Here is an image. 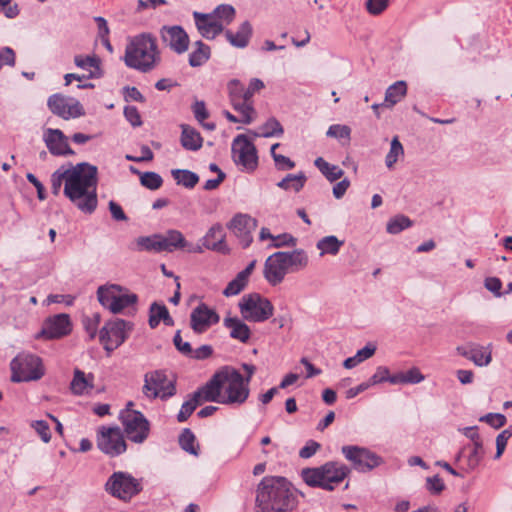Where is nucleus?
I'll return each instance as SVG.
<instances>
[{"label": "nucleus", "mask_w": 512, "mask_h": 512, "mask_svg": "<svg viewBox=\"0 0 512 512\" xmlns=\"http://www.w3.org/2000/svg\"><path fill=\"white\" fill-rule=\"evenodd\" d=\"M64 184V195L83 213L91 214L98 204L97 167L88 163L61 166L51 175V191L58 195Z\"/></svg>", "instance_id": "nucleus-1"}, {"label": "nucleus", "mask_w": 512, "mask_h": 512, "mask_svg": "<svg viewBox=\"0 0 512 512\" xmlns=\"http://www.w3.org/2000/svg\"><path fill=\"white\" fill-rule=\"evenodd\" d=\"M202 394L207 402L238 407L247 401L250 387L238 370L223 366L202 387Z\"/></svg>", "instance_id": "nucleus-2"}, {"label": "nucleus", "mask_w": 512, "mask_h": 512, "mask_svg": "<svg viewBox=\"0 0 512 512\" xmlns=\"http://www.w3.org/2000/svg\"><path fill=\"white\" fill-rule=\"evenodd\" d=\"M297 505V493L284 477H264L258 484L254 512H290Z\"/></svg>", "instance_id": "nucleus-3"}, {"label": "nucleus", "mask_w": 512, "mask_h": 512, "mask_svg": "<svg viewBox=\"0 0 512 512\" xmlns=\"http://www.w3.org/2000/svg\"><path fill=\"white\" fill-rule=\"evenodd\" d=\"M123 60L127 67L142 73L154 70L161 62L157 39L150 33L130 37Z\"/></svg>", "instance_id": "nucleus-4"}, {"label": "nucleus", "mask_w": 512, "mask_h": 512, "mask_svg": "<svg viewBox=\"0 0 512 512\" xmlns=\"http://www.w3.org/2000/svg\"><path fill=\"white\" fill-rule=\"evenodd\" d=\"M308 263V255L303 249L275 252L266 259L263 275L270 285L276 286L284 280L289 271L304 269Z\"/></svg>", "instance_id": "nucleus-5"}, {"label": "nucleus", "mask_w": 512, "mask_h": 512, "mask_svg": "<svg viewBox=\"0 0 512 512\" xmlns=\"http://www.w3.org/2000/svg\"><path fill=\"white\" fill-rule=\"evenodd\" d=\"M349 473L350 469L347 465L337 461H329L319 467L303 469L301 477L310 487L332 491L344 481Z\"/></svg>", "instance_id": "nucleus-6"}, {"label": "nucleus", "mask_w": 512, "mask_h": 512, "mask_svg": "<svg viewBox=\"0 0 512 512\" xmlns=\"http://www.w3.org/2000/svg\"><path fill=\"white\" fill-rule=\"evenodd\" d=\"M10 370L14 383L38 381L46 373L42 358L29 352L17 354L10 362Z\"/></svg>", "instance_id": "nucleus-7"}, {"label": "nucleus", "mask_w": 512, "mask_h": 512, "mask_svg": "<svg viewBox=\"0 0 512 512\" xmlns=\"http://www.w3.org/2000/svg\"><path fill=\"white\" fill-rule=\"evenodd\" d=\"M96 294L99 303L113 314H119L134 307L138 301L135 293L118 284L101 285Z\"/></svg>", "instance_id": "nucleus-8"}, {"label": "nucleus", "mask_w": 512, "mask_h": 512, "mask_svg": "<svg viewBox=\"0 0 512 512\" xmlns=\"http://www.w3.org/2000/svg\"><path fill=\"white\" fill-rule=\"evenodd\" d=\"M244 320L261 323L274 314V306L269 299L258 293L244 295L238 303Z\"/></svg>", "instance_id": "nucleus-9"}, {"label": "nucleus", "mask_w": 512, "mask_h": 512, "mask_svg": "<svg viewBox=\"0 0 512 512\" xmlns=\"http://www.w3.org/2000/svg\"><path fill=\"white\" fill-rule=\"evenodd\" d=\"M176 379L164 371H152L145 374L143 394L149 399L166 400L176 393Z\"/></svg>", "instance_id": "nucleus-10"}, {"label": "nucleus", "mask_w": 512, "mask_h": 512, "mask_svg": "<svg viewBox=\"0 0 512 512\" xmlns=\"http://www.w3.org/2000/svg\"><path fill=\"white\" fill-rule=\"evenodd\" d=\"M345 459L359 472H369L384 463L383 458L370 449L357 445H345L341 448Z\"/></svg>", "instance_id": "nucleus-11"}, {"label": "nucleus", "mask_w": 512, "mask_h": 512, "mask_svg": "<svg viewBox=\"0 0 512 512\" xmlns=\"http://www.w3.org/2000/svg\"><path fill=\"white\" fill-rule=\"evenodd\" d=\"M141 483L127 472H114L105 484V490L113 497L130 500L141 491Z\"/></svg>", "instance_id": "nucleus-12"}, {"label": "nucleus", "mask_w": 512, "mask_h": 512, "mask_svg": "<svg viewBox=\"0 0 512 512\" xmlns=\"http://www.w3.org/2000/svg\"><path fill=\"white\" fill-rule=\"evenodd\" d=\"M232 158L242 171L252 172L258 166L257 150L244 134L236 136L231 146Z\"/></svg>", "instance_id": "nucleus-13"}, {"label": "nucleus", "mask_w": 512, "mask_h": 512, "mask_svg": "<svg viewBox=\"0 0 512 512\" xmlns=\"http://www.w3.org/2000/svg\"><path fill=\"white\" fill-rule=\"evenodd\" d=\"M120 418L124 431L131 441L142 443L148 437L149 422L141 412L127 408L121 412Z\"/></svg>", "instance_id": "nucleus-14"}, {"label": "nucleus", "mask_w": 512, "mask_h": 512, "mask_svg": "<svg viewBox=\"0 0 512 512\" xmlns=\"http://www.w3.org/2000/svg\"><path fill=\"white\" fill-rule=\"evenodd\" d=\"M131 328L130 322L122 319L111 320L100 330V341L106 350L112 351L126 340Z\"/></svg>", "instance_id": "nucleus-15"}, {"label": "nucleus", "mask_w": 512, "mask_h": 512, "mask_svg": "<svg viewBox=\"0 0 512 512\" xmlns=\"http://www.w3.org/2000/svg\"><path fill=\"white\" fill-rule=\"evenodd\" d=\"M97 447L108 456L115 457L126 451V442L118 427L102 426L97 431Z\"/></svg>", "instance_id": "nucleus-16"}, {"label": "nucleus", "mask_w": 512, "mask_h": 512, "mask_svg": "<svg viewBox=\"0 0 512 512\" xmlns=\"http://www.w3.org/2000/svg\"><path fill=\"white\" fill-rule=\"evenodd\" d=\"M47 106L54 115L64 120L79 118L85 115V110L77 99L58 93L48 98Z\"/></svg>", "instance_id": "nucleus-17"}, {"label": "nucleus", "mask_w": 512, "mask_h": 512, "mask_svg": "<svg viewBox=\"0 0 512 512\" xmlns=\"http://www.w3.org/2000/svg\"><path fill=\"white\" fill-rule=\"evenodd\" d=\"M72 331L70 316L65 313L46 318L41 330L35 335L36 339L54 340L60 339Z\"/></svg>", "instance_id": "nucleus-18"}, {"label": "nucleus", "mask_w": 512, "mask_h": 512, "mask_svg": "<svg viewBox=\"0 0 512 512\" xmlns=\"http://www.w3.org/2000/svg\"><path fill=\"white\" fill-rule=\"evenodd\" d=\"M160 237L162 252L172 253L176 250H181L187 253H203L202 246L194 245L188 241L184 234L177 229H169L165 233L160 234Z\"/></svg>", "instance_id": "nucleus-19"}, {"label": "nucleus", "mask_w": 512, "mask_h": 512, "mask_svg": "<svg viewBox=\"0 0 512 512\" xmlns=\"http://www.w3.org/2000/svg\"><path fill=\"white\" fill-rule=\"evenodd\" d=\"M257 227V220L248 214L238 213L228 223V229L239 238L241 245L246 248L252 242V232Z\"/></svg>", "instance_id": "nucleus-20"}, {"label": "nucleus", "mask_w": 512, "mask_h": 512, "mask_svg": "<svg viewBox=\"0 0 512 512\" xmlns=\"http://www.w3.org/2000/svg\"><path fill=\"white\" fill-rule=\"evenodd\" d=\"M220 321L218 313L204 303L195 307L190 315L191 328L195 333L202 334Z\"/></svg>", "instance_id": "nucleus-21"}, {"label": "nucleus", "mask_w": 512, "mask_h": 512, "mask_svg": "<svg viewBox=\"0 0 512 512\" xmlns=\"http://www.w3.org/2000/svg\"><path fill=\"white\" fill-rule=\"evenodd\" d=\"M160 35L163 43L177 54H183L189 48V36L181 26H163Z\"/></svg>", "instance_id": "nucleus-22"}, {"label": "nucleus", "mask_w": 512, "mask_h": 512, "mask_svg": "<svg viewBox=\"0 0 512 512\" xmlns=\"http://www.w3.org/2000/svg\"><path fill=\"white\" fill-rule=\"evenodd\" d=\"M43 141L52 155H72L74 153L69 146L68 138L60 129H45Z\"/></svg>", "instance_id": "nucleus-23"}, {"label": "nucleus", "mask_w": 512, "mask_h": 512, "mask_svg": "<svg viewBox=\"0 0 512 512\" xmlns=\"http://www.w3.org/2000/svg\"><path fill=\"white\" fill-rule=\"evenodd\" d=\"M193 18L199 34L205 39H215L223 32L221 25L216 22L211 13L194 11Z\"/></svg>", "instance_id": "nucleus-24"}, {"label": "nucleus", "mask_w": 512, "mask_h": 512, "mask_svg": "<svg viewBox=\"0 0 512 512\" xmlns=\"http://www.w3.org/2000/svg\"><path fill=\"white\" fill-rule=\"evenodd\" d=\"M226 234L223 226L220 223L213 224L201 238L202 250L208 249L217 252H224Z\"/></svg>", "instance_id": "nucleus-25"}, {"label": "nucleus", "mask_w": 512, "mask_h": 512, "mask_svg": "<svg viewBox=\"0 0 512 512\" xmlns=\"http://www.w3.org/2000/svg\"><path fill=\"white\" fill-rule=\"evenodd\" d=\"M492 344L486 346L473 344L469 350L458 348V352L478 367H487L492 362Z\"/></svg>", "instance_id": "nucleus-26"}, {"label": "nucleus", "mask_w": 512, "mask_h": 512, "mask_svg": "<svg viewBox=\"0 0 512 512\" xmlns=\"http://www.w3.org/2000/svg\"><path fill=\"white\" fill-rule=\"evenodd\" d=\"M223 326L229 330V336L241 343H247L251 337L249 326L236 316H226L223 319Z\"/></svg>", "instance_id": "nucleus-27"}, {"label": "nucleus", "mask_w": 512, "mask_h": 512, "mask_svg": "<svg viewBox=\"0 0 512 512\" xmlns=\"http://www.w3.org/2000/svg\"><path fill=\"white\" fill-rule=\"evenodd\" d=\"M94 388V376L85 374L80 369L74 370L73 379L70 383V389L74 395H88Z\"/></svg>", "instance_id": "nucleus-28"}, {"label": "nucleus", "mask_w": 512, "mask_h": 512, "mask_svg": "<svg viewBox=\"0 0 512 512\" xmlns=\"http://www.w3.org/2000/svg\"><path fill=\"white\" fill-rule=\"evenodd\" d=\"M252 36V25L249 21H244L236 32L225 31L227 41L236 48H245Z\"/></svg>", "instance_id": "nucleus-29"}, {"label": "nucleus", "mask_w": 512, "mask_h": 512, "mask_svg": "<svg viewBox=\"0 0 512 512\" xmlns=\"http://www.w3.org/2000/svg\"><path fill=\"white\" fill-rule=\"evenodd\" d=\"M74 63L78 68L88 73L86 75L87 78H99L102 75L100 67L101 60L95 54L87 56L76 55L74 57Z\"/></svg>", "instance_id": "nucleus-30"}, {"label": "nucleus", "mask_w": 512, "mask_h": 512, "mask_svg": "<svg viewBox=\"0 0 512 512\" xmlns=\"http://www.w3.org/2000/svg\"><path fill=\"white\" fill-rule=\"evenodd\" d=\"M407 94V84L405 81H397L390 85L385 92L384 102L381 103L385 108H392L399 103Z\"/></svg>", "instance_id": "nucleus-31"}, {"label": "nucleus", "mask_w": 512, "mask_h": 512, "mask_svg": "<svg viewBox=\"0 0 512 512\" xmlns=\"http://www.w3.org/2000/svg\"><path fill=\"white\" fill-rule=\"evenodd\" d=\"M233 109L239 114L242 124H251L256 118V111L253 102L248 98L230 101Z\"/></svg>", "instance_id": "nucleus-32"}, {"label": "nucleus", "mask_w": 512, "mask_h": 512, "mask_svg": "<svg viewBox=\"0 0 512 512\" xmlns=\"http://www.w3.org/2000/svg\"><path fill=\"white\" fill-rule=\"evenodd\" d=\"M161 321L167 326H172L174 323L165 305L153 303L149 310V325L151 328H156Z\"/></svg>", "instance_id": "nucleus-33"}, {"label": "nucleus", "mask_w": 512, "mask_h": 512, "mask_svg": "<svg viewBox=\"0 0 512 512\" xmlns=\"http://www.w3.org/2000/svg\"><path fill=\"white\" fill-rule=\"evenodd\" d=\"M181 144L191 151H196L202 147V137L199 132L188 125H182Z\"/></svg>", "instance_id": "nucleus-34"}, {"label": "nucleus", "mask_w": 512, "mask_h": 512, "mask_svg": "<svg viewBox=\"0 0 512 512\" xmlns=\"http://www.w3.org/2000/svg\"><path fill=\"white\" fill-rule=\"evenodd\" d=\"M202 402H206V401L204 400V394H202V387H201L200 389H198L196 392H194L192 394L190 399H188L187 401H185L182 404L181 409L177 415V420L179 422L186 421L189 418V416L194 412V410L197 408V406L199 404H201Z\"/></svg>", "instance_id": "nucleus-35"}, {"label": "nucleus", "mask_w": 512, "mask_h": 512, "mask_svg": "<svg viewBox=\"0 0 512 512\" xmlns=\"http://www.w3.org/2000/svg\"><path fill=\"white\" fill-rule=\"evenodd\" d=\"M210 47L202 41L195 42V48L189 54V65L191 67H200L204 65L210 58Z\"/></svg>", "instance_id": "nucleus-36"}, {"label": "nucleus", "mask_w": 512, "mask_h": 512, "mask_svg": "<svg viewBox=\"0 0 512 512\" xmlns=\"http://www.w3.org/2000/svg\"><path fill=\"white\" fill-rule=\"evenodd\" d=\"M314 165L329 182H335L336 180L342 178L344 175V171L339 166L328 163L322 157L316 158Z\"/></svg>", "instance_id": "nucleus-37"}, {"label": "nucleus", "mask_w": 512, "mask_h": 512, "mask_svg": "<svg viewBox=\"0 0 512 512\" xmlns=\"http://www.w3.org/2000/svg\"><path fill=\"white\" fill-rule=\"evenodd\" d=\"M376 352V345L373 343H368L365 347L358 350L356 354L352 357H348L344 360L343 366L346 369H352L358 366L360 363L365 360L371 358Z\"/></svg>", "instance_id": "nucleus-38"}, {"label": "nucleus", "mask_w": 512, "mask_h": 512, "mask_svg": "<svg viewBox=\"0 0 512 512\" xmlns=\"http://www.w3.org/2000/svg\"><path fill=\"white\" fill-rule=\"evenodd\" d=\"M306 180L307 178L303 172L288 174L277 183V186L283 190L299 192L304 187Z\"/></svg>", "instance_id": "nucleus-39"}, {"label": "nucleus", "mask_w": 512, "mask_h": 512, "mask_svg": "<svg viewBox=\"0 0 512 512\" xmlns=\"http://www.w3.org/2000/svg\"><path fill=\"white\" fill-rule=\"evenodd\" d=\"M235 14L234 7L229 4L219 5L211 12L216 22L221 25L222 30L234 20Z\"/></svg>", "instance_id": "nucleus-40"}, {"label": "nucleus", "mask_w": 512, "mask_h": 512, "mask_svg": "<svg viewBox=\"0 0 512 512\" xmlns=\"http://www.w3.org/2000/svg\"><path fill=\"white\" fill-rule=\"evenodd\" d=\"M343 245V241L339 240L336 236L330 235L321 238L316 247L320 251V255L325 254L336 255Z\"/></svg>", "instance_id": "nucleus-41"}, {"label": "nucleus", "mask_w": 512, "mask_h": 512, "mask_svg": "<svg viewBox=\"0 0 512 512\" xmlns=\"http://www.w3.org/2000/svg\"><path fill=\"white\" fill-rule=\"evenodd\" d=\"M137 249L148 252H162L160 234L141 236L136 240Z\"/></svg>", "instance_id": "nucleus-42"}, {"label": "nucleus", "mask_w": 512, "mask_h": 512, "mask_svg": "<svg viewBox=\"0 0 512 512\" xmlns=\"http://www.w3.org/2000/svg\"><path fill=\"white\" fill-rule=\"evenodd\" d=\"M284 133V129L280 122L275 118L268 119L264 124L258 128V132L254 135L256 137H275L281 136Z\"/></svg>", "instance_id": "nucleus-43"}, {"label": "nucleus", "mask_w": 512, "mask_h": 512, "mask_svg": "<svg viewBox=\"0 0 512 512\" xmlns=\"http://www.w3.org/2000/svg\"><path fill=\"white\" fill-rule=\"evenodd\" d=\"M171 173L177 184L189 189L194 188L199 181L198 175L189 170L174 169Z\"/></svg>", "instance_id": "nucleus-44"}, {"label": "nucleus", "mask_w": 512, "mask_h": 512, "mask_svg": "<svg viewBox=\"0 0 512 512\" xmlns=\"http://www.w3.org/2000/svg\"><path fill=\"white\" fill-rule=\"evenodd\" d=\"M404 156V148L398 137H394L390 144V150L385 157V164L388 169H392L395 163Z\"/></svg>", "instance_id": "nucleus-45"}, {"label": "nucleus", "mask_w": 512, "mask_h": 512, "mask_svg": "<svg viewBox=\"0 0 512 512\" xmlns=\"http://www.w3.org/2000/svg\"><path fill=\"white\" fill-rule=\"evenodd\" d=\"M485 455L483 441L473 443L472 449L467 456L466 465L469 470H475L482 462Z\"/></svg>", "instance_id": "nucleus-46"}, {"label": "nucleus", "mask_w": 512, "mask_h": 512, "mask_svg": "<svg viewBox=\"0 0 512 512\" xmlns=\"http://www.w3.org/2000/svg\"><path fill=\"white\" fill-rule=\"evenodd\" d=\"M412 225L410 219L404 215H398L390 219L387 223V232L390 234H398Z\"/></svg>", "instance_id": "nucleus-47"}, {"label": "nucleus", "mask_w": 512, "mask_h": 512, "mask_svg": "<svg viewBox=\"0 0 512 512\" xmlns=\"http://www.w3.org/2000/svg\"><path fill=\"white\" fill-rule=\"evenodd\" d=\"M280 146L279 143H275L271 146V156L274 160L275 167L278 170L284 171V170H290L295 167V162L292 161L290 158L276 153V149Z\"/></svg>", "instance_id": "nucleus-48"}, {"label": "nucleus", "mask_w": 512, "mask_h": 512, "mask_svg": "<svg viewBox=\"0 0 512 512\" xmlns=\"http://www.w3.org/2000/svg\"><path fill=\"white\" fill-rule=\"evenodd\" d=\"M247 283L248 280L243 275L238 273L236 277L228 283L223 291V294L226 297L235 296L246 287Z\"/></svg>", "instance_id": "nucleus-49"}, {"label": "nucleus", "mask_w": 512, "mask_h": 512, "mask_svg": "<svg viewBox=\"0 0 512 512\" xmlns=\"http://www.w3.org/2000/svg\"><path fill=\"white\" fill-rule=\"evenodd\" d=\"M141 184L150 189L157 190L161 187L163 180L161 176L155 172H144L140 174Z\"/></svg>", "instance_id": "nucleus-50"}, {"label": "nucleus", "mask_w": 512, "mask_h": 512, "mask_svg": "<svg viewBox=\"0 0 512 512\" xmlns=\"http://www.w3.org/2000/svg\"><path fill=\"white\" fill-rule=\"evenodd\" d=\"M297 244V239L289 233H282L274 235L273 241L270 242L268 248H281V247H294Z\"/></svg>", "instance_id": "nucleus-51"}, {"label": "nucleus", "mask_w": 512, "mask_h": 512, "mask_svg": "<svg viewBox=\"0 0 512 512\" xmlns=\"http://www.w3.org/2000/svg\"><path fill=\"white\" fill-rule=\"evenodd\" d=\"M179 443H180V446L182 447V449L185 450L186 452L193 454V455L198 454L196 447L194 445L195 436L190 430L185 429L182 432V434L180 435V438H179Z\"/></svg>", "instance_id": "nucleus-52"}, {"label": "nucleus", "mask_w": 512, "mask_h": 512, "mask_svg": "<svg viewBox=\"0 0 512 512\" xmlns=\"http://www.w3.org/2000/svg\"><path fill=\"white\" fill-rule=\"evenodd\" d=\"M326 135L331 138L346 139L349 141L351 136V128L347 125L334 124L328 128Z\"/></svg>", "instance_id": "nucleus-53"}, {"label": "nucleus", "mask_w": 512, "mask_h": 512, "mask_svg": "<svg viewBox=\"0 0 512 512\" xmlns=\"http://www.w3.org/2000/svg\"><path fill=\"white\" fill-rule=\"evenodd\" d=\"M228 93L230 101L247 98L246 89L237 79H233L228 83Z\"/></svg>", "instance_id": "nucleus-54"}, {"label": "nucleus", "mask_w": 512, "mask_h": 512, "mask_svg": "<svg viewBox=\"0 0 512 512\" xmlns=\"http://www.w3.org/2000/svg\"><path fill=\"white\" fill-rule=\"evenodd\" d=\"M31 427L40 436L44 443H48L51 440L50 427L46 421L36 420L31 422Z\"/></svg>", "instance_id": "nucleus-55"}, {"label": "nucleus", "mask_w": 512, "mask_h": 512, "mask_svg": "<svg viewBox=\"0 0 512 512\" xmlns=\"http://www.w3.org/2000/svg\"><path fill=\"white\" fill-rule=\"evenodd\" d=\"M390 378V370L386 366H378L374 372V374L368 379L371 386L389 382Z\"/></svg>", "instance_id": "nucleus-56"}, {"label": "nucleus", "mask_w": 512, "mask_h": 512, "mask_svg": "<svg viewBox=\"0 0 512 512\" xmlns=\"http://www.w3.org/2000/svg\"><path fill=\"white\" fill-rule=\"evenodd\" d=\"M480 421L486 422L491 427L499 429L506 424V417L500 413H488L480 418Z\"/></svg>", "instance_id": "nucleus-57"}, {"label": "nucleus", "mask_w": 512, "mask_h": 512, "mask_svg": "<svg viewBox=\"0 0 512 512\" xmlns=\"http://www.w3.org/2000/svg\"><path fill=\"white\" fill-rule=\"evenodd\" d=\"M426 488L431 494L438 495L445 489V484L438 475H435L426 479Z\"/></svg>", "instance_id": "nucleus-58"}, {"label": "nucleus", "mask_w": 512, "mask_h": 512, "mask_svg": "<svg viewBox=\"0 0 512 512\" xmlns=\"http://www.w3.org/2000/svg\"><path fill=\"white\" fill-rule=\"evenodd\" d=\"M389 0H367L366 8L372 15L381 14L388 7Z\"/></svg>", "instance_id": "nucleus-59"}, {"label": "nucleus", "mask_w": 512, "mask_h": 512, "mask_svg": "<svg viewBox=\"0 0 512 512\" xmlns=\"http://www.w3.org/2000/svg\"><path fill=\"white\" fill-rule=\"evenodd\" d=\"M4 13L7 18H15L19 14L17 4H12V0H0V13Z\"/></svg>", "instance_id": "nucleus-60"}, {"label": "nucleus", "mask_w": 512, "mask_h": 512, "mask_svg": "<svg viewBox=\"0 0 512 512\" xmlns=\"http://www.w3.org/2000/svg\"><path fill=\"white\" fill-rule=\"evenodd\" d=\"M75 297L72 295H63V294H50L47 296L45 302L47 305L54 303H64L67 306L73 305Z\"/></svg>", "instance_id": "nucleus-61"}, {"label": "nucleus", "mask_w": 512, "mask_h": 512, "mask_svg": "<svg viewBox=\"0 0 512 512\" xmlns=\"http://www.w3.org/2000/svg\"><path fill=\"white\" fill-rule=\"evenodd\" d=\"M100 319V315L96 313L92 317H86L83 321L85 329L91 338H94L96 336Z\"/></svg>", "instance_id": "nucleus-62"}, {"label": "nucleus", "mask_w": 512, "mask_h": 512, "mask_svg": "<svg viewBox=\"0 0 512 512\" xmlns=\"http://www.w3.org/2000/svg\"><path fill=\"white\" fill-rule=\"evenodd\" d=\"M173 342H174V345L175 347L177 348V350L179 352H181L183 355L185 356H190L192 355V347L190 345L189 342H186V341H183L182 337H181V334H180V331H177L174 338H173Z\"/></svg>", "instance_id": "nucleus-63"}, {"label": "nucleus", "mask_w": 512, "mask_h": 512, "mask_svg": "<svg viewBox=\"0 0 512 512\" xmlns=\"http://www.w3.org/2000/svg\"><path fill=\"white\" fill-rule=\"evenodd\" d=\"M4 65H15V53L10 47L0 49V70Z\"/></svg>", "instance_id": "nucleus-64"}]
</instances>
